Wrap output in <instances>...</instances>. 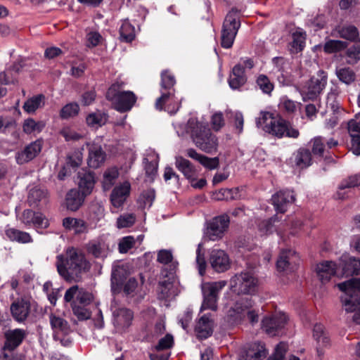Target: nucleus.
<instances>
[{
    "label": "nucleus",
    "mask_w": 360,
    "mask_h": 360,
    "mask_svg": "<svg viewBox=\"0 0 360 360\" xmlns=\"http://www.w3.org/2000/svg\"><path fill=\"white\" fill-rule=\"evenodd\" d=\"M93 299L92 295L84 290L83 288H79L77 285H73L68 289L64 295V300L67 302H78L84 306L89 304Z\"/></svg>",
    "instance_id": "f3484780"
},
{
    "label": "nucleus",
    "mask_w": 360,
    "mask_h": 360,
    "mask_svg": "<svg viewBox=\"0 0 360 360\" xmlns=\"http://www.w3.org/2000/svg\"><path fill=\"white\" fill-rule=\"evenodd\" d=\"M279 107L288 114H292L297 110V103L294 101L283 96L281 98Z\"/></svg>",
    "instance_id": "680f3d73"
},
{
    "label": "nucleus",
    "mask_w": 360,
    "mask_h": 360,
    "mask_svg": "<svg viewBox=\"0 0 360 360\" xmlns=\"http://www.w3.org/2000/svg\"><path fill=\"white\" fill-rule=\"evenodd\" d=\"M266 354L264 344L255 342L243 352L239 360H261L266 357Z\"/></svg>",
    "instance_id": "cd10ccee"
},
{
    "label": "nucleus",
    "mask_w": 360,
    "mask_h": 360,
    "mask_svg": "<svg viewBox=\"0 0 360 360\" xmlns=\"http://www.w3.org/2000/svg\"><path fill=\"white\" fill-rule=\"evenodd\" d=\"M342 274L347 276L360 274V259L349 258L342 267Z\"/></svg>",
    "instance_id": "de8ad7c7"
},
{
    "label": "nucleus",
    "mask_w": 360,
    "mask_h": 360,
    "mask_svg": "<svg viewBox=\"0 0 360 360\" xmlns=\"http://www.w3.org/2000/svg\"><path fill=\"white\" fill-rule=\"evenodd\" d=\"M120 34L122 40L126 42H130L134 39L135 29L128 20L122 21L120 28Z\"/></svg>",
    "instance_id": "a18cd8bd"
},
{
    "label": "nucleus",
    "mask_w": 360,
    "mask_h": 360,
    "mask_svg": "<svg viewBox=\"0 0 360 360\" xmlns=\"http://www.w3.org/2000/svg\"><path fill=\"white\" fill-rule=\"evenodd\" d=\"M41 148L42 143L40 140L30 143L22 150L16 153L17 163L22 165L33 160L41 152Z\"/></svg>",
    "instance_id": "6ab92c4d"
},
{
    "label": "nucleus",
    "mask_w": 360,
    "mask_h": 360,
    "mask_svg": "<svg viewBox=\"0 0 360 360\" xmlns=\"http://www.w3.org/2000/svg\"><path fill=\"white\" fill-rule=\"evenodd\" d=\"M44 105V96L39 94L27 100L22 106L27 113L34 112L38 108Z\"/></svg>",
    "instance_id": "c03bdc74"
},
{
    "label": "nucleus",
    "mask_w": 360,
    "mask_h": 360,
    "mask_svg": "<svg viewBox=\"0 0 360 360\" xmlns=\"http://www.w3.org/2000/svg\"><path fill=\"white\" fill-rule=\"evenodd\" d=\"M86 196L77 188L70 189L65 195V205L68 210L75 212L83 205Z\"/></svg>",
    "instance_id": "7c9ffc66"
},
{
    "label": "nucleus",
    "mask_w": 360,
    "mask_h": 360,
    "mask_svg": "<svg viewBox=\"0 0 360 360\" xmlns=\"http://www.w3.org/2000/svg\"><path fill=\"white\" fill-rule=\"evenodd\" d=\"M159 155L150 150L144 158L146 174L150 181H153L157 174Z\"/></svg>",
    "instance_id": "473e14b6"
},
{
    "label": "nucleus",
    "mask_w": 360,
    "mask_h": 360,
    "mask_svg": "<svg viewBox=\"0 0 360 360\" xmlns=\"http://www.w3.org/2000/svg\"><path fill=\"white\" fill-rule=\"evenodd\" d=\"M295 198L290 191H280L272 195L271 201L276 212L284 213L288 207L294 202Z\"/></svg>",
    "instance_id": "a211bd4d"
},
{
    "label": "nucleus",
    "mask_w": 360,
    "mask_h": 360,
    "mask_svg": "<svg viewBox=\"0 0 360 360\" xmlns=\"http://www.w3.org/2000/svg\"><path fill=\"white\" fill-rule=\"evenodd\" d=\"M124 83L115 82L108 89L106 98L110 101L113 108L120 112L131 110L136 102L137 97L131 91H120Z\"/></svg>",
    "instance_id": "20e7f679"
},
{
    "label": "nucleus",
    "mask_w": 360,
    "mask_h": 360,
    "mask_svg": "<svg viewBox=\"0 0 360 360\" xmlns=\"http://www.w3.org/2000/svg\"><path fill=\"white\" fill-rule=\"evenodd\" d=\"M45 125L43 121H35L32 118H28L22 124V130L27 134H36L40 133Z\"/></svg>",
    "instance_id": "79ce46f5"
},
{
    "label": "nucleus",
    "mask_w": 360,
    "mask_h": 360,
    "mask_svg": "<svg viewBox=\"0 0 360 360\" xmlns=\"http://www.w3.org/2000/svg\"><path fill=\"white\" fill-rule=\"evenodd\" d=\"M56 266L59 275L68 282L79 281L82 274L91 267L82 251L73 247L68 248L64 255L56 257Z\"/></svg>",
    "instance_id": "f257e3e1"
},
{
    "label": "nucleus",
    "mask_w": 360,
    "mask_h": 360,
    "mask_svg": "<svg viewBox=\"0 0 360 360\" xmlns=\"http://www.w3.org/2000/svg\"><path fill=\"white\" fill-rule=\"evenodd\" d=\"M181 172L188 180L191 186L197 189L202 188L206 184L205 179H197L198 172L190 161L181 158Z\"/></svg>",
    "instance_id": "2eb2a0df"
},
{
    "label": "nucleus",
    "mask_w": 360,
    "mask_h": 360,
    "mask_svg": "<svg viewBox=\"0 0 360 360\" xmlns=\"http://www.w3.org/2000/svg\"><path fill=\"white\" fill-rule=\"evenodd\" d=\"M305 44L304 34L300 32H295L292 34V41L291 42L292 53H298L302 51Z\"/></svg>",
    "instance_id": "09e8293b"
},
{
    "label": "nucleus",
    "mask_w": 360,
    "mask_h": 360,
    "mask_svg": "<svg viewBox=\"0 0 360 360\" xmlns=\"http://www.w3.org/2000/svg\"><path fill=\"white\" fill-rule=\"evenodd\" d=\"M27 335V332L20 328L8 330L5 333L6 341L4 348L13 350L18 347Z\"/></svg>",
    "instance_id": "bb28decb"
},
{
    "label": "nucleus",
    "mask_w": 360,
    "mask_h": 360,
    "mask_svg": "<svg viewBox=\"0 0 360 360\" xmlns=\"http://www.w3.org/2000/svg\"><path fill=\"white\" fill-rule=\"evenodd\" d=\"M240 27L238 11L236 8H232L226 15L222 25L220 44L223 48L232 47Z\"/></svg>",
    "instance_id": "423d86ee"
},
{
    "label": "nucleus",
    "mask_w": 360,
    "mask_h": 360,
    "mask_svg": "<svg viewBox=\"0 0 360 360\" xmlns=\"http://www.w3.org/2000/svg\"><path fill=\"white\" fill-rule=\"evenodd\" d=\"M336 75L338 79L346 84H350L354 82L356 75L349 68H343L336 70Z\"/></svg>",
    "instance_id": "8fccbe9b"
},
{
    "label": "nucleus",
    "mask_w": 360,
    "mask_h": 360,
    "mask_svg": "<svg viewBox=\"0 0 360 360\" xmlns=\"http://www.w3.org/2000/svg\"><path fill=\"white\" fill-rule=\"evenodd\" d=\"M130 190L131 184L129 181L116 186L110 195L112 205L116 208L122 207L129 195Z\"/></svg>",
    "instance_id": "4be33fe9"
},
{
    "label": "nucleus",
    "mask_w": 360,
    "mask_h": 360,
    "mask_svg": "<svg viewBox=\"0 0 360 360\" xmlns=\"http://www.w3.org/2000/svg\"><path fill=\"white\" fill-rule=\"evenodd\" d=\"M274 70L278 73V79L283 85L288 86L291 83V68L290 62L283 57H275L272 59Z\"/></svg>",
    "instance_id": "4468645a"
},
{
    "label": "nucleus",
    "mask_w": 360,
    "mask_h": 360,
    "mask_svg": "<svg viewBox=\"0 0 360 360\" xmlns=\"http://www.w3.org/2000/svg\"><path fill=\"white\" fill-rule=\"evenodd\" d=\"M348 131L352 139L351 150L356 155H360V113L356 115L355 119L348 122Z\"/></svg>",
    "instance_id": "5701e85b"
},
{
    "label": "nucleus",
    "mask_w": 360,
    "mask_h": 360,
    "mask_svg": "<svg viewBox=\"0 0 360 360\" xmlns=\"http://www.w3.org/2000/svg\"><path fill=\"white\" fill-rule=\"evenodd\" d=\"M174 345V338L171 334H166L160 338L158 344L154 347L156 352H162L170 349Z\"/></svg>",
    "instance_id": "864d4df0"
},
{
    "label": "nucleus",
    "mask_w": 360,
    "mask_h": 360,
    "mask_svg": "<svg viewBox=\"0 0 360 360\" xmlns=\"http://www.w3.org/2000/svg\"><path fill=\"white\" fill-rule=\"evenodd\" d=\"M234 193H236V189L222 188L213 193V198L217 200H229L234 198Z\"/></svg>",
    "instance_id": "0e129e2a"
},
{
    "label": "nucleus",
    "mask_w": 360,
    "mask_h": 360,
    "mask_svg": "<svg viewBox=\"0 0 360 360\" xmlns=\"http://www.w3.org/2000/svg\"><path fill=\"white\" fill-rule=\"evenodd\" d=\"M313 336L318 343L323 346L326 345L329 342L328 338L324 331V327L320 323L314 326Z\"/></svg>",
    "instance_id": "603ef678"
},
{
    "label": "nucleus",
    "mask_w": 360,
    "mask_h": 360,
    "mask_svg": "<svg viewBox=\"0 0 360 360\" xmlns=\"http://www.w3.org/2000/svg\"><path fill=\"white\" fill-rule=\"evenodd\" d=\"M119 174V170L116 167L108 168L103 173L102 181L103 189L109 190L114 185Z\"/></svg>",
    "instance_id": "37998d69"
},
{
    "label": "nucleus",
    "mask_w": 360,
    "mask_h": 360,
    "mask_svg": "<svg viewBox=\"0 0 360 360\" xmlns=\"http://www.w3.org/2000/svg\"><path fill=\"white\" fill-rule=\"evenodd\" d=\"M337 265L331 261H326L317 265L316 271L321 282H328L336 273Z\"/></svg>",
    "instance_id": "2f4dec72"
},
{
    "label": "nucleus",
    "mask_w": 360,
    "mask_h": 360,
    "mask_svg": "<svg viewBox=\"0 0 360 360\" xmlns=\"http://www.w3.org/2000/svg\"><path fill=\"white\" fill-rule=\"evenodd\" d=\"M107 114L99 110L89 114L86 117L87 125L94 128L102 127L107 122Z\"/></svg>",
    "instance_id": "58836bf2"
},
{
    "label": "nucleus",
    "mask_w": 360,
    "mask_h": 360,
    "mask_svg": "<svg viewBox=\"0 0 360 360\" xmlns=\"http://www.w3.org/2000/svg\"><path fill=\"white\" fill-rule=\"evenodd\" d=\"M327 83L326 74L319 70L316 75L312 76L300 89L304 101L314 100L325 88Z\"/></svg>",
    "instance_id": "1a4fd4ad"
},
{
    "label": "nucleus",
    "mask_w": 360,
    "mask_h": 360,
    "mask_svg": "<svg viewBox=\"0 0 360 360\" xmlns=\"http://www.w3.org/2000/svg\"><path fill=\"white\" fill-rule=\"evenodd\" d=\"M6 236L13 241L21 243H27L32 242V238L30 233L22 231L13 228H8L5 231Z\"/></svg>",
    "instance_id": "ea45409f"
},
{
    "label": "nucleus",
    "mask_w": 360,
    "mask_h": 360,
    "mask_svg": "<svg viewBox=\"0 0 360 360\" xmlns=\"http://www.w3.org/2000/svg\"><path fill=\"white\" fill-rule=\"evenodd\" d=\"M72 308L74 314L78 318L79 320H87L91 316V312L85 308V306L78 305L76 302H72Z\"/></svg>",
    "instance_id": "13d9d810"
},
{
    "label": "nucleus",
    "mask_w": 360,
    "mask_h": 360,
    "mask_svg": "<svg viewBox=\"0 0 360 360\" xmlns=\"http://www.w3.org/2000/svg\"><path fill=\"white\" fill-rule=\"evenodd\" d=\"M89 147L88 165L91 168L99 167L105 161V154L100 145L86 143Z\"/></svg>",
    "instance_id": "a878e982"
},
{
    "label": "nucleus",
    "mask_w": 360,
    "mask_h": 360,
    "mask_svg": "<svg viewBox=\"0 0 360 360\" xmlns=\"http://www.w3.org/2000/svg\"><path fill=\"white\" fill-rule=\"evenodd\" d=\"M257 84L263 93L269 94L274 89V84L264 75H260L257 79Z\"/></svg>",
    "instance_id": "6e6d98bb"
},
{
    "label": "nucleus",
    "mask_w": 360,
    "mask_h": 360,
    "mask_svg": "<svg viewBox=\"0 0 360 360\" xmlns=\"http://www.w3.org/2000/svg\"><path fill=\"white\" fill-rule=\"evenodd\" d=\"M20 221L26 226H33L35 229H46L49 226V220L40 212L32 210H25L20 217Z\"/></svg>",
    "instance_id": "ddd939ff"
},
{
    "label": "nucleus",
    "mask_w": 360,
    "mask_h": 360,
    "mask_svg": "<svg viewBox=\"0 0 360 360\" xmlns=\"http://www.w3.org/2000/svg\"><path fill=\"white\" fill-rule=\"evenodd\" d=\"M30 311V302L22 299L14 302L11 306V314L18 322H23L27 318Z\"/></svg>",
    "instance_id": "c756f323"
},
{
    "label": "nucleus",
    "mask_w": 360,
    "mask_h": 360,
    "mask_svg": "<svg viewBox=\"0 0 360 360\" xmlns=\"http://www.w3.org/2000/svg\"><path fill=\"white\" fill-rule=\"evenodd\" d=\"M122 269L117 267L113 269L111 274V287L113 291L119 290L122 283Z\"/></svg>",
    "instance_id": "052dcab7"
},
{
    "label": "nucleus",
    "mask_w": 360,
    "mask_h": 360,
    "mask_svg": "<svg viewBox=\"0 0 360 360\" xmlns=\"http://www.w3.org/2000/svg\"><path fill=\"white\" fill-rule=\"evenodd\" d=\"M186 154L190 158L198 162L203 167L208 170H214L219 168L220 162L218 157L210 158L199 153L194 148H188Z\"/></svg>",
    "instance_id": "412c9836"
},
{
    "label": "nucleus",
    "mask_w": 360,
    "mask_h": 360,
    "mask_svg": "<svg viewBox=\"0 0 360 360\" xmlns=\"http://www.w3.org/2000/svg\"><path fill=\"white\" fill-rule=\"evenodd\" d=\"M343 294L341 302L347 312L354 311L360 304V278H353L338 284Z\"/></svg>",
    "instance_id": "39448f33"
},
{
    "label": "nucleus",
    "mask_w": 360,
    "mask_h": 360,
    "mask_svg": "<svg viewBox=\"0 0 360 360\" xmlns=\"http://www.w3.org/2000/svg\"><path fill=\"white\" fill-rule=\"evenodd\" d=\"M246 82V77L242 64L236 65L229 76V84L231 89H236Z\"/></svg>",
    "instance_id": "72a5a7b5"
},
{
    "label": "nucleus",
    "mask_w": 360,
    "mask_h": 360,
    "mask_svg": "<svg viewBox=\"0 0 360 360\" xmlns=\"http://www.w3.org/2000/svg\"><path fill=\"white\" fill-rule=\"evenodd\" d=\"M292 159L296 166L301 169L307 168L311 165V153L307 148H300L292 155Z\"/></svg>",
    "instance_id": "f704fd0d"
},
{
    "label": "nucleus",
    "mask_w": 360,
    "mask_h": 360,
    "mask_svg": "<svg viewBox=\"0 0 360 360\" xmlns=\"http://www.w3.org/2000/svg\"><path fill=\"white\" fill-rule=\"evenodd\" d=\"M253 304L254 302L251 298H240L235 303L233 307L229 309L227 316L233 322L240 321L244 314L253 306Z\"/></svg>",
    "instance_id": "dca6fc26"
},
{
    "label": "nucleus",
    "mask_w": 360,
    "mask_h": 360,
    "mask_svg": "<svg viewBox=\"0 0 360 360\" xmlns=\"http://www.w3.org/2000/svg\"><path fill=\"white\" fill-rule=\"evenodd\" d=\"M186 132L191 136L193 143L205 153L213 154L217 152L219 140L217 136L202 122L196 119H190L186 125Z\"/></svg>",
    "instance_id": "f03ea898"
},
{
    "label": "nucleus",
    "mask_w": 360,
    "mask_h": 360,
    "mask_svg": "<svg viewBox=\"0 0 360 360\" xmlns=\"http://www.w3.org/2000/svg\"><path fill=\"white\" fill-rule=\"evenodd\" d=\"M257 279L248 271L235 274L230 279L231 290L238 295H254L257 288Z\"/></svg>",
    "instance_id": "0eeeda50"
},
{
    "label": "nucleus",
    "mask_w": 360,
    "mask_h": 360,
    "mask_svg": "<svg viewBox=\"0 0 360 360\" xmlns=\"http://www.w3.org/2000/svg\"><path fill=\"white\" fill-rule=\"evenodd\" d=\"M210 262L213 269L219 273L224 272L230 268L229 257L222 250H213L210 253Z\"/></svg>",
    "instance_id": "aec40b11"
},
{
    "label": "nucleus",
    "mask_w": 360,
    "mask_h": 360,
    "mask_svg": "<svg viewBox=\"0 0 360 360\" xmlns=\"http://www.w3.org/2000/svg\"><path fill=\"white\" fill-rule=\"evenodd\" d=\"M86 250L89 255L101 259L106 258L110 252L109 244L103 236L89 240L86 244Z\"/></svg>",
    "instance_id": "f8f14e48"
},
{
    "label": "nucleus",
    "mask_w": 360,
    "mask_h": 360,
    "mask_svg": "<svg viewBox=\"0 0 360 360\" xmlns=\"http://www.w3.org/2000/svg\"><path fill=\"white\" fill-rule=\"evenodd\" d=\"M82 153L77 150L67 156L66 165L72 168L78 167L82 162Z\"/></svg>",
    "instance_id": "4d7b16f0"
},
{
    "label": "nucleus",
    "mask_w": 360,
    "mask_h": 360,
    "mask_svg": "<svg viewBox=\"0 0 360 360\" xmlns=\"http://www.w3.org/2000/svg\"><path fill=\"white\" fill-rule=\"evenodd\" d=\"M257 127L278 138L284 136L297 139L300 136L298 129H295L288 121L283 118H275L273 114L269 112H262L260 117L256 120Z\"/></svg>",
    "instance_id": "7ed1b4c3"
},
{
    "label": "nucleus",
    "mask_w": 360,
    "mask_h": 360,
    "mask_svg": "<svg viewBox=\"0 0 360 360\" xmlns=\"http://www.w3.org/2000/svg\"><path fill=\"white\" fill-rule=\"evenodd\" d=\"M311 151L314 155L322 157L325 150L324 141L321 136L315 137L311 141Z\"/></svg>",
    "instance_id": "e2e57ef3"
},
{
    "label": "nucleus",
    "mask_w": 360,
    "mask_h": 360,
    "mask_svg": "<svg viewBox=\"0 0 360 360\" xmlns=\"http://www.w3.org/2000/svg\"><path fill=\"white\" fill-rule=\"evenodd\" d=\"M79 107L76 103H70L65 105L60 110V115L63 119H68L78 114Z\"/></svg>",
    "instance_id": "5fc2aeb1"
},
{
    "label": "nucleus",
    "mask_w": 360,
    "mask_h": 360,
    "mask_svg": "<svg viewBox=\"0 0 360 360\" xmlns=\"http://www.w3.org/2000/svg\"><path fill=\"white\" fill-rule=\"evenodd\" d=\"M214 329V321L210 314H204L195 326V332L199 339H205L211 336Z\"/></svg>",
    "instance_id": "b1692460"
},
{
    "label": "nucleus",
    "mask_w": 360,
    "mask_h": 360,
    "mask_svg": "<svg viewBox=\"0 0 360 360\" xmlns=\"http://www.w3.org/2000/svg\"><path fill=\"white\" fill-rule=\"evenodd\" d=\"M63 225L66 229H73L76 233H86L89 225L83 219L73 217H66L63 220Z\"/></svg>",
    "instance_id": "c9c22d12"
},
{
    "label": "nucleus",
    "mask_w": 360,
    "mask_h": 360,
    "mask_svg": "<svg viewBox=\"0 0 360 360\" xmlns=\"http://www.w3.org/2000/svg\"><path fill=\"white\" fill-rule=\"evenodd\" d=\"M46 190L36 186L30 190L27 196V202L31 207H37L40 202L46 200Z\"/></svg>",
    "instance_id": "4c0bfd02"
},
{
    "label": "nucleus",
    "mask_w": 360,
    "mask_h": 360,
    "mask_svg": "<svg viewBox=\"0 0 360 360\" xmlns=\"http://www.w3.org/2000/svg\"><path fill=\"white\" fill-rule=\"evenodd\" d=\"M226 281H219L216 282L204 283L201 285L203 299L200 309V312L207 309H210L212 311L217 310L219 294L226 285Z\"/></svg>",
    "instance_id": "6e6552de"
},
{
    "label": "nucleus",
    "mask_w": 360,
    "mask_h": 360,
    "mask_svg": "<svg viewBox=\"0 0 360 360\" xmlns=\"http://www.w3.org/2000/svg\"><path fill=\"white\" fill-rule=\"evenodd\" d=\"M338 32L340 37L345 39L354 41L359 39V30L354 25L342 26L338 29Z\"/></svg>",
    "instance_id": "49530a36"
},
{
    "label": "nucleus",
    "mask_w": 360,
    "mask_h": 360,
    "mask_svg": "<svg viewBox=\"0 0 360 360\" xmlns=\"http://www.w3.org/2000/svg\"><path fill=\"white\" fill-rule=\"evenodd\" d=\"M50 323L56 333L68 334L70 330L68 321L54 314L50 315Z\"/></svg>",
    "instance_id": "a19ab883"
},
{
    "label": "nucleus",
    "mask_w": 360,
    "mask_h": 360,
    "mask_svg": "<svg viewBox=\"0 0 360 360\" xmlns=\"http://www.w3.org/2000/svg\"><path fill=\"white\" fill-rule=\"evenodd\" d=\"M105 210L103 205L98 202H92L89 207V219L91 225L96 227V224L104 217Z\"/></svg>",
    "instance_id": "e433bc0d"
},
{
    "label": "nucleus",
    "mask_w": 360,
    "mask_h": 360,
    "mask_svg": "<svg viewBox=\"0 0 360 360\" xmlns=\"http://www.w3.org/2000/svg\"><path fill=\"white\" fill-rule=\"evenodd\" d=\"M135 244V240L132 236H126L122 238L119 244L118 249L120 253H126L131 249Z\"/></svg>",
    "instance_id": "774afa93"
},
{
    "label": "nucleus",
    "mask_w": 360,
    "mask_h": 360,
    "mask_svg": "<svg viewBox=\"0 0 360 360\" xmlns=\"http://www.w3.org/2000/svg\"><path fill=\"white\" fill-rule=\"evenodd\" d=\"M78 191L86 197L89 195L95 186V177L91 172H82L78 173Z\"/></svg>",
    "instance_id": "c85d7f7f"
},
{
    "label": "nucleus",
    "mask_w": 360,
    "mask_h": 360,
    "mask_svg": "<svg viewBox=\"0 0 360 360\" xmlns=\"http://www.w3.org/2000/svg\"><path fill=\"white\" fill-rule=\"evenodd\" d=\"M347 47V43L340 40H329L323 46L325 52L331 53L343 50Z\"/></svg>",
    "instance_id": "3c124183"
},
{
    "label": "nucleus",
    "mask_w": 360,
    "mask_h": 360,
    "mask_svg": "<svg viewBox=\"0 0 360 360\" xmlns=\"http://www.w3.org/2000/svg\"><path fill=\"white\" fill-rule=\"evenodd\" d=\"M136 217L132 214H124L120 216L117 219L118 229L128 228L135 223Z\"/></svg>",
    "instance_id": "bf43d9fd"
},
{
    "label": "nucleus",
    "mask_w": 360,
    "mask_h": 360,
    "mask_svg": "<svg viewBox=\"0 0 360 360\" xmlns=\"http://www.w3.org/2000/svg\"><path fill=\"white\" fill-rule=\"evenodd\" d=\"M174 84L175 79L174 76L168 71H163L161 74L162 89H167L169 91H171Z\"/></svg>",
    "instance_id": "69168bd1"
},
{
    "label": "nucleus",
    "mask_w": 360,
    "mask_h": 360,
    "mask_svg": "<svg viewBox=\"0 0 360 360\" xmlns=\"http://www.w3.org/2000/svg\"><path fill=\"white\" fill-rule=\"evenodd\" d=\"M229 223L230 219L227 214L214 217L207 223L204 231V238L212 241L221 239L229 228Z\"/></svg>",
    "instance_id": "9d476101"
},
{
    "label": "nucleus",
    "mask_w": 360,
    "mask_h": 360,
    "mask_svg": "<svg viewBox=\"0 0 360 360\" xmlns=\"http://www.w3.org/2000/svg\"><path fill=\"white\" fill-rule=\"evenodd\" d=\"M113 324L117 330H123L128 328L133 319V313L126 308H119L113 310Z\"/></svg>",
    "instance_id": "393cba45"
},
{
    "label": "nucleus",
    "mask_w": 360,
    "mask_h": 360,
    "mask_svg": "<svg viewBox=\"0 0 360 360\" xmlns=\"http://www.w3.org/2000/svg\"><path fill=\"white\" fill-rule=\"evenodd\" d=\"M287 316L279 312L264 317L262 321V329L269 336H276L284 328Z\"/></svg>",
    "instance_id": "9b49d317"
},
{
    "label": "nucleus",
    "mask_w": 360,
    "mask_h": 360,
    "mask_svg": "<svg viewBox=\"0 0 360 360\" xmlns=\"http://www.w3.org/2000/svg\"><path fill=\"white\" fill-rule=\"evenodd\" d=\"M210 124L214 131H219L225 124L222 112H217L214 113L211 117Z\"/></svg>",
    "instance_id": "338daca9"
}]
</instances>
